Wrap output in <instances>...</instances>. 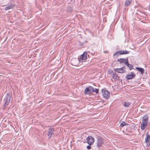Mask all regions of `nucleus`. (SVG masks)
<instances>
[{"mask_svg": "<svg viewBox=\"0 0 150 150\" xmlns=\"http://www.w3.org/2000/svg\"><path fill=\"white\" fill-rule=\"evenodd\" d=\"M149 117L147 114H146L142 118V123L141 128L142 130H144L149 124L148 120Z\"/></svg>", "mask_w": 150, "mask_h": 150, "instance_id": "obj_1", "label": "nucleus"}, {"mask_svg": "<svg viewBox=\"0 0 150 150\" xmlns=\"http://www.w3.org/2000/svg\"><path fill=\"white\" fill-rule=\"evenodd\" d=\"M11 97L12 96L11 94L10 93L7 94L4 100L5 103L3 106V109L4 110H5L6 108V106L8 105L10 103Z\"/></svg>", "mask_w": 150, "mask_h": 150, "instance_id": "obj_2", "label": "nucleus"}, {"mask_svg": "<svg viewBox=\"0 0 150 150\" xmlns=\"http://www.w3.org/2000/svg\"><path fill=\"white\" fill-rule=\"evenodd\" d=\"M102 93L103 97L106 99H109L110 97L109 92L105 89H103L102 90Z\"/></svg>", "mask_w": 150, "mask_h": 150, "instance_id": "obj_3", "label": "nucleus"}, {"mask_svg": "<svg viewBox=\"0 0 150 150\" xmlns=\"http://www.w3.org/2000/svg\"><path fill=\"white\" fill-rule=\"evenodd\" d=\"M92 90L93 91V88L92 86H89L85 88L84 93L85 94H89L92 92Z\"/></svg>", "mask_w": 150, "mask_h": 150, "instance_id": "obj_4", "label": "nucleus"}, {"mask_svg": "<svg viewBox=\"0 0 150 150\" xmlns=\"http://www.w3.org/2000/svg\"><path fill=\"white\" fill-rule=\"evenodd\" d=\"M136 76V74L133 72H131L129 74L127 75L126 78L127 80H129L134 78Z\"/></svg>", "mask_w": 150, "mask_h": 150, "instance_id": "obj_5", "label": "nucleus"}, {"mask_svg": "<svg viewBox=\"0 0 150 150\" xmlns=\"http://www.w3.org/2000/svg\"><path fill=\"white\" fill-rule=\"evenodd\" d=\"M97 138L98 141L97 143V146L100 147L103 143V139L100 136H98Z\"/></svg>", "mask_w": 150, "mask_h": 150, "instance_id": "obj_6", "label": "nucleus"}, {"mask_svg": "<svg viewBox=\"0 0 150 150\" xmlns=\"http://www.w3.org/2000/svg\"><path fill=\"white\" fill-rule=\"evenodd\" d=\"M87 141L88 144L91 145L94 142V139L92 137L88 136L87 138Z\"/></svg>", "mask_w": 150, "mask_h": 150, "instance_id": "obj_7", "label": "nucleus"}, {"mask_svg": "<svg viewBox=\"0 0 150 150\" xmlns=\"http://www.w3.org/2000/svg\"><path fill=\"white\" fill-rule=\"evenodd\" d=\"M127 123L124 121H122V122L121 123L120 127H121V130L122 131H124V130H122V128H125L126 130H127V126L129 125Z\"/></svg>", "mask_w": 150, "mask_h": 150, "instance_id": "obj_8", "label": "nucleus"}, {"mask_svg": "<svg viewBox=\"0 0 150 150\" xmlns=\"http://www.w3.org/2000/svg\"><path fill=\"white\" fill-rule=\"evenodd\" d=\"M80 61L78 59L74 58L71 60V64L74 66H77L79 64V62Z\"/></svg>", "mask_w": 150, "mask_h": 150, "instance_id": "obj_9", "label": "nucleus"}, {"mask_svg": "<svg viewBox=\"0 0 150 150\" xmlns=\"http://www.w3.org/2000/svg\"><path fill=\"white\" fill-rule=\"evenodd\" d=\"M128 60L127 58L125 59L124 58H121L118 59L117 60V61L119 62L120 64L124 63L125 65L126 63L128 62Z\"/></svg>", "mask_w": 150, "mask_h": 150, "instance_id": "obj_10", "label": "nucleus"}, {"mask_svg": "<svg viewBox=\"0 0 150 150\" xmlns=\"http://www.w3.org/2000/svg\"><path fill=\"white\" fill-rule=\"evenodd\" d=\"M114 70L115 72L120 73H123L126 72V71L122 69V68L115 69Z\"/></svg>", "mask_w": 150, "mask_h": 150, "instance_id": "obj_11", "label": "nucleus"}, {"mask_svg": "<svg viewBox=\"0 0 150 150\" xmlns=\"http://www.w3.org/2000/svg\"><path fill=\"white\" fill-rule=\"evenodd\" d=\"M87 52H84L82 54L81 56V58L83 60H85L87 59Z\"/></svg>", "mask_w": 150, "mask_h": 150, "instance_id": "obj_12", "label": "nucleus"}, {"mask_svg": "<svg viewBox=\"0 0 150 150\" xmlns=\"http://www.w3.org/2000/svg\"><path fill=\"white\" fill-rule=\"evenodd\" d=\"M112 77L115 80H120V77L118 76L117 74L115 73H113Z\"/></svg>", "mask_w": 150, "mask_h": 150, "instance_id": "obj_13", "label": "nucleus"}, {"mask_svg": "<svg viewBox=\"0 0 150 150\" xmlns=\"http://www.w3.org/2000/svg\"><path fill=\"white\" fill-rule=\"evenodd\" d=\"M14 6H15L13 4H10L9 5H8V6H6L5 8V9L6 10H7L8 9L13 8V7H14Z\"/></svg>", "mask_w": 150, "mask_h": 150, "instance_id": "obj_14", "label": "nucleus"}, {"mask_svg": "<svg viewBox=\"0 0 150 150\" xmlns=\"http://www.w3.org/2000/svg\"><path fill=\"white\" fill-rule=\"evenodd\" d=\"M146 137L145 140L146 142L147 143H149V145H150V136L147 133L146 134Z\"/></svg>", "mask_w": 150, "mask_h": 150, "instance_id": "obj_15", "label": "nucleus"}, {"mask_svg": "<svg viewBox=\"0 0 150 150\" xmlns=\"http://www.w3.org/2000/svg\"><path fill=\"white\" fill-rule=\"evenodd\" d=\"M120 55L122 54H129V51L125 50H120Z\"/></svg>", "mask_w": 150, "mask_h": 150, "instance_id": "obj_16", "label": "nucleus"}, {"mask_svg": "<svg viewBox=\"0 0 150 150\" xmlns=\"http://www.w3.org/2000/svg\"><path fill=\"white\" fill-rule=\"evenodd\" d=\"M135 68L137 69L138 71H139L142 75H143L144 73V70L143 68L138 67H135Z\"/></svg>", "mask_w": 150, "mask_h": 150, "instance_id": "obj_17", "label": "nucleus"}, {"mask_svg": "<svg viewBox=\"0 0 150 150\" xmlns=\"http://www.w3.org/2000/svg\"><path fill=\"white\" fill-rule=\"evenodd\" d=\"M126 65L129 68L130 70H131L134 69L133 66L132 65L130 64L129 63V61H128V62L126 63Z\"/></svg>", "mask_w": 150, "mask_h": 150, "instance_id": "obj_18", "label": "nucleus"}, {"mask_svg": "<svg viewBox=\"0 0 150 150\" xmlns=\"http://www.w3.org/2000/svg\"><path fill=\"white\" fill-rule=\"evenodd\" d=\"M132 0H126L125 3V6H128L132 2Z\"/></svg>", "mask_w": 150, "mask_h": 150, "instance_id": "obj_19", "label": "nucleus"}, {"mask_svg": "<svg viewBox=\"0 0 150 150\" xmlns=\"http://www.w3.org/2000/svg\"><path fill=\"white\" fill-rule=\"evenodd\" d=\"M120 50L116 52L113 55L114 57H118L119 55H120Z\"/></svg>", "mask_w": 150, "mask_h": 150, "instance_id": "obj_20", "label": "nucleus"}, {"mask_svg": "<svg viewBox=\"0 0 150 150\" xmlns=\"http://www.w3.org/2000/svg\"><path fill=\"white\" fill-rule=\"evenodd\" d=\"M54 128L53 127H50L49 128L48 131H55L54 129Z\"/></svg>", "mask_w": 150, "mask_h": 150, "instance_id": "obj_21", "label": "nucleus"}, {"mask_svg": "<svg viewBox=\"0 0 150 150\" xmlns=\"http://www.w3.org/2000/svg\"><path fill=\"white\" fill-rule=\"evenodd\" d=\"M52 132H48L47 134L49 138H50L51 137L52 134Z\"/></svg>", "mask_w": 150, "mask_h": 150, "instance_id": "obj_22", "label": "nucleus"}, {"mask_svg": "<svg viewBox=\"0 0 150 150\" xmlns=\"http://www.w3.org/2000/svg\"><path fill=\"white\" fill-rule=\"evenodd\" d=\"M52 132H48L47 134L49 138H50L51 137L52 134Z\"/></svg>", "mask_w": 150, "mask_h": 150, "instance_id": "obj_23", "label": "nucleus"}, {"mask_svg": "<svg viewBox=\"0 0 150 150\" xmlns=\"http://www.w3.org/2000/svg\"><path fill=\"white\" fill-rule=\"evenodd\" d=\"M130 105V103H129V102H125L124 103V105L125 107H129Z\"/></svg>", "mask_w": 150, "mask_h": 150, "instance_id": "obj_24", "label": "nucleus"}, {"mask_svg": "<svg viewBox=\"0 0 150 150\" xmlns=\"http://www.w3.org/2000/svg\"><path fill=\"white\" fill-rule=\"evenodd\" d=\"M99 91V89L98 88H96L95 89L94 88V90L93 91H92V92H95L96 93H98V91Z\"/></svg>", "mask_w": 150, "mask_h": 150, "instance_id": "obj_25", "label": "nucleus"}, {"mask_svg": "<svg viewBox=\"0 0 150 150\" xmlns=\"http://www.w3.org/2000/svg\"><path fill=\"white\" fill-rule=\"evenodd\" d=\"M87 149L89 150L91 149V147L90 145H88L87 146Z\"/></svg>", "mask_w": 150, "mask_h": 150, "instance_id": "obj_26", "label": "nucleus"}, {"mask_svg": "<svg viewBox=\"0 0 150 150\" xmlns=\"http://www.w3.org/2000/svg\"><path fill=\"white\" fill-rule=\"evenodd\" d=\"M121 68H122V69H123V70H125V66H123Z\"/></svg>", "mask_w": 150, "mask_h": 150, "instance_id": "obj_27", "label": "nucleus"}, {"mask_svg": "<svg viewBox=\"0 0 150 150\" xmlns=\"http://www.w3.org/2000/svg\"><path fill=\"white\" fill-rule=\"evenodd\" d=\"M112 72H113V71H111V72H110V73H112Z\"/></svg>", "mask_w": 150, "mask_h": 150, "instance_id": "obj_28", "label": "nucleus"}, {"mask_svg": "<svg viewBox=\"0 0 150 150\" xmlns=\"http://www.w3.org/2000/svg\"><path fill=\"white\" fill-rule=\"evenodd\" d=\"M83 44H82L81 45V46H82V45H83Z\"/></svg>", "mask_w": 150, "mask_h": 150, "instance_id": "obj_29", "label": "nucleus"}]
</instances>
